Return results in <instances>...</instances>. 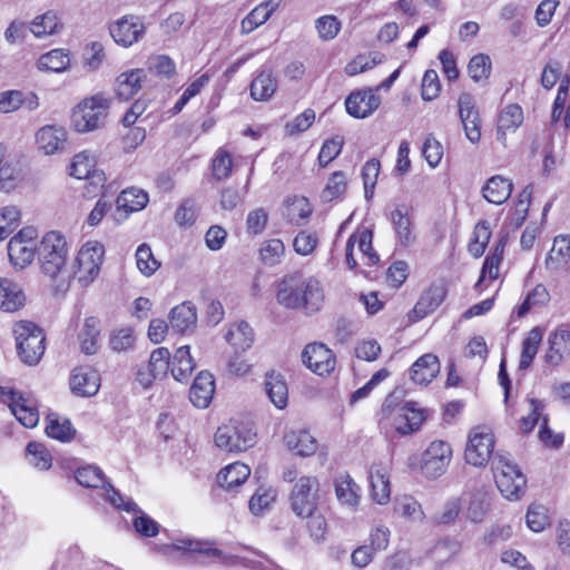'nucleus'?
Wrapping results in <instances>:
<instances>
[{
  "instance_id": "58",
  "label": "nucleus",
  "mask_w": 570,
  "mask_h": 570,
  "mask_svg": "<svg viewBox=\"0 0 570 570\" xmlns=\"http://www.w3.org/2000/svg\"><path fill=\"white\" fill-rule=\"evenodd\" d=\"M95 168V159L88 151L75 155L70 166V175L77 179H85Z\"/></svg>"
},
{
  "instance_id": "51",
  "label": "nucleus",
  "mask_w": 570,
  "mask_h": 570,
  "mask_svg": "<svg viewBox=\"0 0 570 570\" xmlns=\"http://www.w3.org/2000/svg\"><path fill=\"white\" fill-rule=\"evenodd\" d=\"M147 70L161 79H170L176 73V65L169 56L158 55L148 58Z\"/></svg>"
},
{
  "instance_id": "19",
  "label": "nucleus",
  "mask_w": 570,
  "mask_h": 570,
  "mask_svg": "<svg viewBox=\"0 0 570 570\" xmlns=\"http://www.w3.org/2000/svg\"><path fill=\"white\" fill-rule=\"evenodd\" d=\"M390 220L396 235L399 245L409 247L415 242V234L412 219L406 205L401 204L390 214Z\"/></svg>"
},
{
  "instance_id": "55",
  "label": "nucleus",
  "mask_w": 570,
  "mask_h": 570,
  "mask_svg": "<svg viewBox=\"0 0 570 570\" xmlns=\"http://www.w3.org/2000/svg\"><path fill=\"white\" fill-rule=\"evenodd\" d=\"M382 60L383 55H381L380 52H372L370 55H358L350 63H347V66L345 67V71L348 76H355L357 73L372 69L377 63L382 62Z\"/></svg>"
},
{
  "instance_id": "40",
  "label": "nucleus",
  "mask_w": 570,
  "mask_h": 570,
  "mask_svg": "<svg viewBox=\"0 0 570 570\" xmlns=\"http://www.w3.org/2000/svg\"><path fill=\"white\" fill-rule=\"evenodd\" d=\"M147 203V193L135 187L122 190L116 199L117 209H124L127 213L140 210Z\"/></svg>"
},
{
  "instance_id": "41",
  "label": "nucleus",
  "mask_w": 570,
  "mask_h": 570,
  "mask_svg": "<svg viewBox=\"0 0 570 570\" xmlns=\"http://www.w3.org/2000/svg\"><path fill=\"white\" fill-rule=\"evenodd\" d=\"M444 298V291L441 287H430L425 291L413 308V313L423 318L440 306Z\"/></svg>"
},
{
  "instance_id": "15",
  "label": "nucleus",
  "mask_w": 570,
  "mask_h": 570,
  "mask_svg": "<svg viewBox=\"0 0 570 570\" xmlns=\"http://www.w3.org/2000/svg\"><path fill=\"white\" fill-rule=\"evenodd\" d=\"M302 361L317 375L330 374L335 367V356L323 343L306 345L302 352Z\"/></svg>"
},
{
  "instance_id": "27",
  "label": "nucleus",
  "mask_w": 570,
  "mask_h": 570,
  "mask_svg": "<svg viewBox=\"0 0 570 570\" xmlns=\"http://www.w3.org/2000/svg\"><path fill=\"white\" fill-rule=\"evenodd\" d=\"M146 78L145 69H132L120 73L116 79V95L121 100H129L140 89Z\"/></svg>"
},
{
  "instance_id": "29",
  "label": "nucleus",
  "mask_w": 570,
  "mask_h": 570,
  "mask_svg": "<svg viewBox=\"0 0 570 570\" xmlns=\"http://www.w3.org/2000/svg\"><path fill=\"white\" fill-rule=\"evenodd\" d=\"M254 331L245 321L233 323L226 332V341L235 348V351L245 352L254 343Z\"/></svg>"
},
{
  "instance_id": "54",
  "label": "nucleus",
  "mask_w": 570,
  "mask_h": 570,
  "mask_svg": "<svg viewBox=\"0 0 570 570\" xmlns=\"http://www.w3.org/2000/svg\"><path fill=\"white\" fill-rule=\"evenodd\" d=\"M170 364L169 350L158 347L150 354L148 368L153 372L155 379H163L167 375Z\"/></svg>"
},
{
  "instance_id": "62",
  "label": "nucleus",
  "mask_w": 570,
  "mask_h": 570,
  "mask_svg": "<svg viewBox=\"0 0 570 570\" xmlns=\"http://www.w3.org/2000/svg\"><path fill=\"white\" fill-rule=\"evenodd\" d=\"M275 491L266 488H258L249 500V510L253 514H261L274 502Z\"/></svg>"
},
{
  "instance_id": "11",
  "label": "nucleus",
  "mask_w": 570,
  "mask_h": 570,
  "mask_svg": "<svg viewBox=\"0 0 570 570\" xmlns=\"http://www.w3.org/2000/svg\"><path fill=\"white\" fill-rule=\"evenodd\" d=\"M318 487V480L314 476L298 479L291 493V505L296 515L304 517L317 510Z\"/></svg>"
},
{
  "instance_id": "49",
  "label": "nucleus",
  "mask_w": 570,
  "mask_h": 570,
  "mask_svg": "<svg viewBox=\"0 0 570 570\" xmlns=\"http://www.w3.org/2000/svg\"><path fill=\"white\" fill-rule=\"evenodd\" d=\"M136 265L144 276H151L160 267V263L155 258L151 248L147 244H140L136 249Z\"/></svg>"
},
{
  "instance_id": "52",
  "label": "nucleus",
  "mask_w": 570,
  "mask_h": 570,
  "mask_svg": "<svg viewBox=\"0 0 570 570\" xmlns=\"http://www.w3.org/2000/svg\"><path fill=\"white\" fill-rule=\"evenodd\" d=\"M394 510L401 517L420 522L424 519V512L421 504L412 497L404 495L395 501Z\"/></svg>"
},
{
  "instance_id": "56",
  "label": "nucleus",
  "mask_w": 570,
  "mask_h": 570,
  "mask_svg": "<svg viewBox=\"0 0 570 570\" xmlns=\"http://www.w3.org/2000/svg\"><path fill=\"white\" fill-rule=\"evenodd\" d=\"M20 212L16 206L0 209V240L7 238L19 225Z\"/></svg>"
},
{
  "instance_id": "38",
  "label": "nucleus",
  "mask_w": 570,
  "mask_h": 570,
  "mask_svg": "<svg viewBox=\"0 0 570 570\" xmlns=\"http://www.w3.org/2000/svg\"><path fill=\"white\" fill-rule=\"evenodd\" d=\"M277 88V81L273 73L262 70L250 83V96L256 101L268 100Z\"/></svg>"
},
{
  "instance_id": "47",
  "label": "nucleus",
  "mask_w": 570,
  "mask_h": 570,
  "mask_svg": "<svg viewBox=\"0 0 570 570\" xmlns=\"http://www.w3.org/2000/svg\"><path fill=\"white\" fill-rule=\"evenodd\" d=\"M46 433L49 438L61 442L70 441L75 435V429L69 420L60 421L56 414H49Z\"/></svg>"
},
{
  "instance_id": "44",
  "label": "nucleus",
  "mask_w": 570,
  "mask_h": 570,
  "mask_svg": "<svg viewBox=\"0 0 570 570\" xmlns=\"http://www.w3.org/2000/svg\"><path fill=\"white\" fill-rule=\"evenodd\" d=\"M335 493L342 504L354 507L357 504L356 483L348 474H340L335 479Z\"/></svg>"
},
{
  "instance_id": "32",
  "label": "nucleus",
  "mask_w": 570,
  "mask_h": 570,
  "mask_svg": "<svg viewBox=\"0 0 570 570\" xmlns=\"http://www.w3.org/2000/svg\"><path fill=\"white\" fill-rule=\"evenodd\" d=\"M265 391L271 402L279 410L286 407L288 402V389L284 377L279 373L271 372L265 379Z\"/></svg>"
},
{
  "instance_id": "23",
  "label": "nucleus",
  "mask_w": 570,
  "mask_h": 570,
  "mask_svg": "<svg viewBox=\"0 0 570 570\" xmlns=\"http://www.w3.org/2000/svg\"><path fill=\"white\" fill-rule=\"evenodd\" d=\"M166 549L168 551L178 550L184 552H197L220 563H226L228 560V557L222 550L213 547L209 542L198 540L179 539L173 546L166 547Z\"/></svg>"
},
{
  "instance_id": "43",
  "label": "nucleus",
  "mask_w": 570,
  "mask_h": 570,
  "mask_svg": "<svg viewBox=\"0 0 570 570\" xmlns=\"http://www.w3.org/2000/svg\"><path fill=\"white\" fill-rule=\"evenodd\" d=\"M70 63L69 55L62 49H53L42 55L37 66L42 71L62 72Z\"/></svg>"
},
{
  "instance_id": "21",
  "label": "nucleus",
  "mask_w": 570,
  "mask_h": 570,
  "mask_svg": "<svg viewBox=\"0 0 570 570\" xmlns=\"http://www.w3.org/2000/svg\"><path fill=\"white\" fill-rule=\"evenodd\" d=\"M440 367L438 356L432 353H426L412 364L410 377L415 384L428 385L440 373Z\"/></svg>"
},
{
  "instance_id": "1",
  "label": "nucleus",
  "mask_w": 570,
  "mask_h": 570,
  "mask_svg": "<svg viewBox=\"0 0 570 570\" xmlns=\"http://www.w3.org/2000/svg\"><path fill=\"white\" fill-rule=\"evenodd\" d=\"M276 298L286 308L304 309L306 314H314L322 308L325 295L317 278L289 274L279 283Z\"/></svg>"
},
{
  "instance_id": "7",
  "label": "nucleus",
  "mask_w": 570,
  "mask_h": 570,
  "mask_svg": "<svg viewBox=\"0 0 570 570\" xmlns=\"http://www.w3.org/2000/svg\"><path fill=\"white\" fill-rule=\"evenodd\" d=\"M109 101L101 95L82 100L72 114V125L78 132H88L99 128L106 117Z\"/></svg>"
},
{
  "instance_id": "53",
  "label": "nucleus",
  "mask_w": 570,
  "mask_h": 570,
  "mask_svg": "<svg viewBox=\"0 0 570 570\" xmlns=\"http://www.w3.org/2000/svg\"><path fill=\"white\" fill-rule=\"evenodd\" d=\"M549 299L550 294L546 286L538 284L531 292L527 294L524 301L518 307L517 314L519 317H523L530 312V309L547 304Z\"/></svg>"
},
{
  "instance_id": "30",
  "label": "nucleus",
  "mask_w": 570,
  "mask_h": 570,
  "mask_svg": "<svg viewBox=\"0 0 570 570\" xmlns=\"http://www.w3.org/2000/svg\"><path fill=\"white\" fill-rule=\"evenodd\" d=\"M249 475L250 468L248 465L235 462L219 471L217 482L222 488L233 490L243 484Z\"/></svg>"
},
{
  "instance_id": "2",
  "label": "nucleus",
  "mask_w": 570,
  "mask_h": 570,
  "mask_svg": "<svg viewBox=\"0 0 570 570\" xmlns=\"http://www.w3.org/2000/svg\"><path fill=\"white\" fill-rule=\"evenodd\" d=\"M425 419V411L417 403H401L390 394L382 405L380 424L384 428L391 425L400 435H409L419 431Z\"/></svg>"
},
{
  "instance_id": "61",
  "label": "nucleus",
  "mask_w": 570,
  "mask_h": 570,
  "mask_svg": "<svg viewBox=\"0 0 570 570\" xmlns=\"http://www.w3.org/2000/svg\"><path fill=\"white\" fill-rule=\"evenodd\" d=\"M27 454L30 456V463L39 470H48L51 466V455L43 444L29 442Z\"/></svg>"
},
{
  "instance_id": "33",
  "label": "nucleus",
  "mask_w": 570,
  "mask_h": 570,
  "mask_svg": "<svg viewBox=\"0 0 570 570\" xmlns=\"http://www.w3.org/2000/svg\"><path fill=\"white\" fill-rule=\"evenodd\" d=\"M197 314L194 306L183 303L171 309L169 325L178 333H186L196 325Z\"/></svg>"
},
{
  "instance_id": "26",
  "label": "nucleus",
  "mask_w": 570,
  "mask_h": 570,
  "mask_svg": "<svg viewBox=\"0 0 570 570\" xmlns=\"http://www.w3.org/2000/svg\"><path fill=\"white\" fill-rule=\"evenodd\" d=\"M215 391L213 375L207 372H200L194 380L189 391L190 402L198 409H205L209 405Z\"/></svg>"
},
{
  "instance_id": "46",
  "label": "nucleus",
  "mask_w": 570,
  "mask_h": 570,
  "mask_svg": "<svg viewBox=\"0 0 570 570\" xmlns=\"http://www.w3.org/2000/svg\"><path fill=\"white\" fill-rule=\"evenodd\" d=\"M136 334L132 327L124 326L111 331L109 335V347L117 353L127 352L134 347Z\"/></svg>"
},
{
  "instance_id": "5",
  "label": "nucleus",
  "mask_w": 570,
  "mask_h": 570,
  "mask_svg": "<svg viewBox=\"0 0 570 570\" xmlns=\"http://www.w3.org/2000/svg\"><path fill=\"white\" fill-rule=\"evenodd\" d=\"M491 469L501 494L509 500H518L524 493L525 476L519 468L503 453L492 456Z\"/></svg>"
},
{
  "instance_id": "13",
  "label": "nucleus",
  "mask_w": 570,
  "mask_h": 570,
  "mask_svg": "<svg viewBox=\"0 0 570 570\" xmlns=\"http://www.w3.org/2000/svg\"><path fill=\"white\" fill-rule=\"evenodd\" d=\"M494 436L483 428H474L468 439L464 458L474 466L485 465L493 454Z\"/></svg>"
},
{
  "instance_id": "22",
  "label": "nucleus",
  "mask_w": 570,
  "mask_h": 570,
  "mask_svg": "<svg viewBox=\"0 0 570 570\" xmlns=\"http://www.w3.org/2000/svg\"><path fill=\"white\" fill-rule=\"evenodd\" d=\"M286 448L295 455L311 456L317 450V441L306 430H289L284 434Z\"/></svg>"
},
{
  "instance_id": "24",
  "label": "nucleus",
  "mask_w": 570,
  "mask_h": 570,
  "mask_svg": "<svg viewBox=\"0 0 570 570\" xmlns=\"http://www.w3.org/2000/svg\"><path fill=\"white\" fill-rule=\"evenodd\" d=\"M513 184L509 178L501 175L490 177L482 187L483 198L494 205L505 203L511 196Z\"/></svg>"
},
{
  "instance_id": "12",
  "label": "nucleus",
  "mask_w": 570,
  "mask_h": 570,
  "mask_svg": "<svg viewBox=\"0 0 570 570\" xmlns=\"http://www.w3.org/2000/svg\"><path fill=\"white\" fill-rule=\"evenodd\" d=\"M109 33L117 45L129 48L145 37L146 26L141 17L126 14L110 23Z\"/></svg>"
},
{
  "instance_id": "64",
  "label": "nucleus",
  "mask_w": 570,
  "mask_h": 570,
  "mask_svg": "<svg viewBox=\"0 0 570 570\" xmlns=\"http://www.w3.org/2000/svg\"><path fill=\"white\" fill-rule=\"evenodd\" d=\"M315 28L323 40L334 39L341 30V22L335 16H322L315 21Z\"/></svg>"
},
{
  "instance_id": "28",
  "label": "nucleus",
  "mask_w": 570,
  "mask_h": 570,
  "mask_svg": "<svg viewBox=\"0 0 570 570\" xmlns=\"http://www.w3.org/2000/svg\"><path fill=\"white\" fill-rule=\"evenodd\" d=\"M523 122L522 108L517 104L505 106L498 117L497 137L504 141L507 132L515 131Z\"/></svg>"
},
{
  "instance_id": "31",
  "label": "nucleus",
  "mask_w": 570,
  "mask_h": 570,
  "mask_svg": "<svg viewBox=\"0 0 570 570\" xmlns=\"http://www.w3.org/2000/svg\"><path fill=\"white\" fill-rule=\"evenodd\" d=\"M62 27V22L57 12L49 10L40 16H37L30 22L29 31L36 38H43L59 33Z\"/></svg>"
},
{
  "instance_id": "17",
  "label": "nucleus",
  "mask_w": 570,
  "mask_h": 570,
  "mask_svg": "<svg viewBox=\"0 0 570 570\" xmlns=\"http://www.w3.org/2000/svg\"><path fill=\"white\" fill-rule=\"evenodd\" d=\"M380 105L381 98L371 88L353 91L345 100L347 114L358 119L371 116Z\"/></svg>"
},
{
  "instance_id": "59",
  "label": "nucleus",
  "mask_w": 570,
  "mask_h": 570,
  "mask_svg": "<svg viewBox=\"0 0 570 570\" xmlns=\"http://www.w3.org/2000/svg\"><path fill=\"white\" fill-rule=\"evenodd\" d=\"M233 158L230 154L219 148L212 161L213 175L217 180H223L229 177L232 173Z\"/></svg>"
},
{
  "instance_id": "45",
  "label": "nucleus",
  "mask_w": 570,
  "mask_h": 570,
  "mask_svg": "<svg viewBox=\"0 0 570 570\" xmlns=\"http://www.w3.org/2000/svg\"><path fill=\"white\" fill-rule=\"evenodd\" d=\"M489 510V494L484 490H476L470 497L466 508V518L474 522H481Z\"/></svg>"
},
{
  "instance_id": "16",
  "label": "nucleus",
  "mask_w": 570,
  "mask_h": 570,
  "mask_svg": "<svg viewBox=\"0 0 570 570\" xmlns=\"http://www.w3.org/2000/svg\"><path fill=\"white\" fill-rule=\"evenodd\" d=\"M35 139L38 150L49 156L66 149L68 134L62 126L46 125L37 130Z\"/></svg>"
},
{
  "instance_id": "9",
  "label": "nucleus",
  "mask_w": 570,
  "mask_h": 570,
  "mask_svg": "<svg viewBox=\"0 0 570 570\" xmlns=\"http://www.w3.org/2000/svg\"><path fill=\"white\" fill-rule=\"evenodd\" d=\"M214 441L223 451L243 452L255 444L256 433L247 424H228L217 429Z\"/></svg>"
},
{
  "instance_id": "8",
  "label": "nucleus",
  "mask_w": 570,
  "mask_h": 570,
  "mask_svg": "<svg viewBox=\"0 0 570 570\" xmlns=\"http://www.w3.org/2000/svg\"><path fill=\"white\" fill-rule=\"evenodd\" d=\"M105 247L97 240H88L78 252L72 265L73 275L83 285H89L99 274Z\"/></svg>"
},
{
  "instance_id": "50",
  "label": "nucleus",
  "mask_w": 570,
  "mask_h": 570,
  "mask_svg": "<svg viewBox=\"0 0 570 570\" xmlns=\"http://www.w3.org/2000/svg\"><path fill=\"white\" fill-rule=\"evenodd\" d=\"M285 254V245L281 239L273 238L264 242L259 248V257L265 265L279 264Z\"/></svg>"
},
{
  "instance_id": "18",
  "label": "nucleus",
  "mask_w": 570,
  "mask_h": 570,
  "mask_svg": "<svg viewBox=\"0 0 570 570\" xmlns=\"http://www.w3.org/2000/svg\"><path fill=\"white\" fill-rule=\"evenodd\" d=\"M458 105L466 138L472 144L479 142L481 138V120L473 97L470 94H462L459 97Z\"/></svg>"
},
{
  "instance_id": "35",
  "label": "nucleus",
  "mask_w": 570,
  "mask_h": 570,
  "mask_svg": "<svg viewBox=\"0 0 570 570\" xmlns=\"http://www.w3.org/2000/svg\"><path fill=\"white\" fill-rule=\"evenodd\" d=\"M170 366L171 374L176 381L185 382L189 379L195 363L188 345H183L176 350Z\"/></svg>"
},
{
  "instance_id": "3",
  "label": "nucleus",
  "mask_w": 570,
  "mask_h": 570,
  "mask_svg": "<svg viewBox=\"0 0 570 570\" xmlns=\"http://www.w3.org/2000/svg\"><path fill=\"white\" fill-rule=\"evenodd\" d=\"M38 262L42 274L50 278L68 276V245L66 238L57 233H47L38 248Z\"/></svg>"
},
{
  "instance_id": "20",
  "label": "nucleus",
  "mask_w": 570,
  "mask_h": 570,
  "mask_svg": "<svg viewBox=\"0 0 570 570\" xmlns=\"http://www.w3.org/2000/svg\"><path fill=\"white\" fill-rule=\"evenodd\" d=\"M100 379L98 373L86 366H80L73 370L70 377V389L73 394L78 396H92L100 386Z\"/></svg>"
},
{
  "instance_id": "48",
  "label": "nucleus",
  "mask_w": 570,
  "mask_h": 570,
  "mask_svg": "<svg viewBox=\"0 0 570 570\" xmlns=\"http://www.w3.org/2000/svg\"><path fill=\"white\" fill-rule=\"evenodd\" d=\"M347 189V178L345 173L338 170L334 171L322 191L321 198L323 202L330 203L334 199L342 197Z\"/></svg>"
},
{
  "instance_id": "60",
  "label": "nucleus",
  "mask_w": 570,
  "mask_h": 570,
  "mask_svg": "<svg viewBox=\"0 0 570 570\" xmlns=\"http://www.w3.org/2000/svg\"><path fill=\"white\" fill-rule=\"evenodd\" d=\"M380 168L381 164L375 158L367 160L362 168V178L366 199H370L373 196V189L377 181Z\"/></svg>"
},
{
  "instance_id": "36",
  "label": "nucleus",
  "mask_w": 570,
  "mask_h": 570,
  "mask_svg": "<svg viewBox=\"0 0 570 570\" xmlns=\"http://www.w3.org/2000/svg\"><path fill=\"white\" fill-rule=\"evenodd\" d=\"M370 482L373 500L379 504L386 503L391 493L386 470L381 465H372L370 469Z\"/></svg>"
},
{
  "instance_id": "14",
  "label": "nucleus",
  "mask_w": 570,
  "mask_h": 570,
  "mask_svg": "<svg viewBox=\"0 0 570 570\" xmlns=\"http://www.w3.org/2000/svg\"><path fill=\"white\" fill-rule=\"evenodd\" d=\"M0 400L8 403L12 414L26 428H35L39 422V413L29 400L12 389L0 386Z\"/></svg>"
},
{
  "instance_id": "57",
  "label": "nucleus",
  "mask_w": 570,
  "mask_h": 570,
  "mask_svg": "<svg viewBox=\"0 0 570 570\" xmlns=\"http://www.w3.org/2000/svg\"><path fill=\"white\" fill-rule=\"evenodd\" d=\"M525 522L530 530L540 532L549 524L548 510L542 504H531L525 515Z\"/></svg>"
},
{
  "instance_id": "63",
  "label": "nucleus",
  "mask_w": 570,
  "mask_h": 570,
  "mask_svg": "<svg viewBox=\"0 0 570 570\" xmlns=\"http://www.w3.org/2000/svg\"><path fill=\"white\" fill-rule=\"evenodd\" d=\"M491 61L487 55H476L471 58L468 65V72L470 77L475 81L487 79L490 75Z\"/></svg>"
},
{
  "instance_id": "42",
  "label": "nucleus",
  "mask_w": 570,
  "mask_h": 570,
  "mask_svg": "<svg viewBox=\"0 0 570 570\" xmlns=\"http://www.w3.org/2000/svg\"><path fill=\"white\" fill-rule=\"evenodd\" d=\"M542 340V332L539 327L532 328L522 342V352L519 362V370H527L538 353Z\"/></svg>"
},
{
  "instance_id": "34",
  "label": "nucleus",
  "mask_w": 570,
  "mask_h": 570,
  "mask_svg": "<svg viewBox=\"0 0 570 570\" xmlns=\"http://www.w3.org/2000/svg\"><path fill=\"white\" fill-rule=\"evenodd\" d=\"M313 213V207L305 197L286 199L285 218L293 225H304Z\"/></svg>"
},
{
  "instance_id": "10",
  "label": "nucleus",
  "mask_w": 570,
  "mask_h": 570,
  "mask_svg": "<svg viewBox=\"0 0 570 570\" xmlns=\"http://www.w3.org/2000/svg\"><path fill=\"white\" fill-rule=\"evenodd\" d=\"M451 459V445L445 441H433L422 454L421 471L428 479H438L445 473Z\"/></svg>"
},
{
  "instance_id": "6",
  "label": "nucleus",
  "mask_w": 570,
  "mask_h": 570,
  "mask_svg": "<svg viewBox=\"0 0 570 570\" xmlns=\"http://www.w3.org/2000/svg\"><path fill=\"white\" fill-rule=\"evenodd\" d=\"M75 478L77 482L82 487L95 489L104 488L106 491V500L117 509H122L125 511H136L137 503L129 498L125 499L120 493H118L114 487L106 481L105 474L99 466L89 464L79 468L75 472Z\"/></svg>"
},
{
  "instance_id": "4",
  "label": "nucleus",
  "mask_w": 570,
  "mask_h": 570,
  "mask_svg": "<svg viewBox=\"0 0 570 570\" xmlns=\"http://www.w3.org/2000/svg\"><path fill=\"white\" fill-rule=\"evenodd\" d=\"M12 331L20 361L29 366L37 365L46 350L42 330L31 321H19Z\"/></svg>"
},
{
  "instance_id": "39",
  "label": "nucleus",
  "mask_w": 570,
  "mask_h": 570,
  "mask_svg": "<svg viewBox=\"0 0 570 570\" xmlns=\"http://www.w3.org/2000/svg\"><path fill=\"white\" fill-rule=\"evenodd\" d=\"M36 245L28 240L11 238L8 244V255L10 262L20 268L28 266L35 257Z\"/></svg>"
},
{
  "instance_id": "37",
  "label": "nucleus",
  "mask_w": 570,
  "mask_h": 570,
  "mask_svg": "<svg viewBox=\"0 0 570 570\" xmlns=\"http://www.w3.org/2000/svg\"><path fill=\"white\" fill-rule=\"evenodd\" d=\"M100 334V322L96 317H87L83 327L79 333L81 352L87 355H94L98 352V337Z\"/></svg>"
},
{
  "instance_id": "25",
  "label": "nucleus",
  "mask_w": 570,
  "mask_h": 570,
  "mask_svg": "<svg viewBox=\"0 0 570 570\" xmlns=\"http://www.w3.org/2000/svg\"><path fill=\"white\" fill-rule=\"evenodd\" d=\"M26 304V295L19 284L0 278V311L13 313Z\"/></svg>"
}]
</instances>
